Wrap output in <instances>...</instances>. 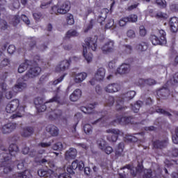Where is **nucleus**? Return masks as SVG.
Returning a JSON list of instances; mask_svg holds the SVG:
<instances>
[{
  "mask_svg": "<svg viewBox=\"0 0 178 178\" xmlns=\"http://www.w3.org/2000/svg\"><path fill=\"white\" fill-rule=\"evenodd\" d=\"M20 102L19 99H14L10 102L6 107V111L7 113H13L15 112V114H13L10 116L11 119H16V118H22L24 115V107L19 106Z\"/></svg>",
  "mask_w": 178,
  "mask_h": 178,
  "instance_id": "obj_1",
  "label": "nucleus"
},
{
  "mask_svg": "<svg viewBox=\"0 0 178 178\" xmlns=\"http://www.w3.org/2000/svg\"><path fill=\"white\" fill-rule=\"evenodd\" d=\"M96 105L97 103H94L89 104L88 107H81V112H83V113H86V115H92L93 118H96L97 120L95 121H92V120H90V124H92L93 126H97V124L102 123V118H104V114L94 111Z\"/></svg>",
  "mask_w": 178,
  "mask_h": 178,
  "instance_id": "obj_2",
  "label": "nucleus"
},
{
  "mask_svg": "<svg viewBox=\"0 0 178 178\" xmlns=\"http://www.w3.org/2000/svg\"><path fill=\"white\" fill-rule=\"evenodd\" d=\"M83 55L88 63L92 60V54H87V48H91L92 51L97 49V38H88L85 40V44H83Z\"/></svg>",
  "mask_w": 178,
  "mask_h": 178,
  "instance_id": "obj_3",
  "label": "nucleus"
},
{
  "mask_svg": "<svg viewBox=\"0 0 178 178\" xmlns=\"http://www.w3.org/2000/svg\"><path fill=\"white\" fill-rule=\"evenodd\" d=\"M136 97V91L131 90L124 94L121 97L117 99L116 110L117 111H124L127 108L124 106V101H130Z\"/></svg>",
  "mask_w": 178,
  "mask_h": 178,
  "instance_id": "obj_4",
  "label": "nucleus"
},
{
  "mask_svg": "<svg viewBox=\"0 0 178 178\" xmlns=\"http://www.w3.org/2000/svg\"><path fill=\"white\" fill-rule=\"evenodd\" d=\"M156 35H150V41L153 45H165L166 44V32L165 31L156 30Z\"/></svg>",
  "mask_w": 178,
  "mask_h": 178,
  "instance_id": "obj_5",
  "label": "nucleus"
},
{
  "mask_svg": "<svg viewBox=\"0 0 178 178\" xmlns=\"http://www.w3.org/2000/svg\"><path fill=\"white\" fill-rule=\"evenodd\" d=\"M27 88V83L24 81L18 82L13 88V90H8L6 92V98L7 99H12L14 95H16L17 92L23 91L24 88Z\"/></svg>",
  "mask_w": 178,
  "mask_h": 178,
  "instance_id": "obj_6",
  "label": "nucleus"
},
{
  "mask_svg": "<svg viewBox=\"0 0 178 178\" xmlns=\"http://www.w3.org/2000/svg\"><path fill=\"white\" fill-rule=\"evenodd\" d=\"M76 169L78 170H83L84 169V162L75 160L72 163V165L67 168V172L70 175H74L76 173Z\"/></svg>",
  "mask_w": 178,
  "mask_h": 178,
  "instance_id": "obj_7",
  "label": "nucleus"
},
{
  "mask_svg": "<svg viewBox=\"0 0 178 178\" xmlns=\"http://www.w3.org/2000/svg\"><path fill=\"white\" fill-rule=\"evenodd\" d=\"M72 63V58H69L68 60H63L56 66V72H58V73H63V72H66L68 70L69 67H70V64Z\"/></svg>",
  "mask_w": 178,
  "mask_h": 178,
  "instance_id": "obj_8",
  "label": "nucleus"
},
{
  "mask_svg": "<svg viewBox=\"0 0 178 178\" xmlns=\"http://www.w3.org/2000/svg\"><path fill=\"white\" fill-rule=\"evenodd\" d=\"M41 73V67L38 66L32 67L25 74L26 79H34Z\"/></svg>",
  "mask_w": 178,
  "mask_h": 178,
  "instance_id": "obj_9",
  "label": "nucleus"
},
{
  "mask_svg": "<svg viewBox=\"0 0 178 178\" xmlns=\"http://www.w3.org/2000/svg\"><path fill=\"white\" fill-rule=\"evenodd\" d=\"M0 152V162L1 163H6L9 162L10 159V154H9V151L8 149L5 148L4 147H1Z\"/></svg>",
  "mask_w": 178,
  "mask_h": 178,
  "instance_id": "obj_10",
  "label": "nucleus"
},
{
  "mask_svg": "<svg viewBox=\"0 0 178 178\" xmlns=\"http://www.w3.org/2000/svg\"><path fill=\"white\" fill-rule=\"evenodd\" d=\"M106 133H111V134H114L112 136H108L107 140L110 143H116V141H118V136L120 134V131L119 129H107Z\"/></svg>",
  "mask_w": 178,
  "mask_h": 178,
  "instance_id": "obj_11",
  "label": "nucleus"
},
{
  "mask_svg": "<svg viewBox=\"0 0 178 178\" xmlns=\"http://www.w3.org/2000/svg\"><path fill=\"white\" fill-rule=\"evenodd\" d=\"M59 99H60L59 97L55 96L52 99H51L49 102H44V99H42L41 97H38V98L35 99L34 104H35L36 108H38V106H40L41 105H43L44 104H49V102H57L58 104H59Z\"/></svg>",
  "mask_w": 178,
  "mask_h": 178,
  "instance_id": "obj_12",
  "label": "nucleus"
},
{
  "mask_svg": "<svg viewBox=\"0 0 178 178\" xmlns=\"http://www.w3.org/2000/svg\"><path fill=\"white\" fill-rule=\"evenodd\" d=\"M16 127H17V124L10 122L3 125L1 132L3 134H10L13 130L16 129Z\"/></svg>",
  "mask_w": 178,
  "mask_h": 178,
  "instance_id": "obj_13",
  "label": "nucleus"
},
{
  "mask_svg": "<svg viewBox=\"0 0 178 178\" xmlns=\"http://www.w3.org/2000/svg\"><path fill=\"white\" fill-rule=\"evenodd\" d=\"M102 51L104 54H111L115 51V42L109 40L102 47Z\"/></svg>",
  "mask_w": 178,
  "mask_h": 178,
  "instance_id": "obj_14",
  "label": "nucleus"
},
{
  "mask_svg": "<svg viewBox=\"0 0 178 178\" xmlns=\"http://www.w3.org/2000/svg\"><path fill=\"white\" fill-rule=\"evenodd\" d=\"M120 90V86L118 83L108 84L104 88L106 92L112 94L113 92H118Z\"/></svg>",
  "mask_w": 178,
  "mask_h": 178,
  "instance_id": "obj_15",
  "label": "nucleus"
},
{
  "mask_svg": "<svg viewBox=\"0 0 178 178\" xmlns=\"http://www.w3.org/2000/svg\"><path fill=\"white\" fill-rule=\"evenodd\" d=\"M33 134H34V128L32 127H25L21 132L22 137H24L25 138L31 137Z\"/></svg>",
  "mask_w": 178,
  "mask_h": 178,
  "instance_id": "obj_16",
  "label": "nucleus"
},
{
  "mask_svg": "<svg viewBox=\"0 0 178 178\" xmlns=\"http://www.w3.org/2000/svg\"><path fill=\"white\" fill-rule=\"evenodd\" d=\"M59 14L60 15H66L69 10H70V2L65 1L59 7Z\"/></svg>",
  "mask_w": 178,
  "mask_h": 178,
  "instance_id": "obj_17",
  "label": "nucleus"
},
{
  "mask_svg": "<svg viewBox=\"0 0 178 178\" xmlns=\"http://www.w3.org/2000/svg\"><path fill=\"white\" fill-rule=\"evenodd\" d=\"M169 143V139L165 138L163 140H156L154 142L153 145L154 148L157 149H162V148H165Z\"/></svg>",
  "mask_w": 178,
  "mask_h": 178,
  "instance_id": "obj_18",
  "label": "nucleus"
},
{
  "mask_svg": "<svg viewBox=\"0 0 178 178\" xmlns=\"http://www.w3.org/2000/svg\"><path fill=\"white\" fill-rule=\"evenodd\" d=\"M117 72L119 74H127L130 72V65L127 63L122 64L118 69Z\"/></svg>",
  "mask_w": 178,
  "mask_h": 178,
  "instance_id": "obj_19",
  "label": "nucleus"
},
{
  "mask_svg": "<svg viewBox=\"0 0 178 178\" xmlns=\"http://www.w3.org/2000/svg\"><path fill=\"white\" fill-rule=\"evenodd\" d=\"M108 13H109V10L108 8L102 9L99 12V15L97 19L98 23L102 24V22H105V19L108 16Z\"/></svg>",
  "mask_w": 178,
  "mask_h": 178,
  "instance_id": "obj_20",
  "label": "nucleus"
},
{
  "mask_svg": "<svg viewBox=\"0 0 178 178\" xmlns=\"http://www.w3.org/2000/svg\"><path fill=\"white\" fill-rule=\"evenodd\" d=\"M170 27L172 33H177L178 31V17H173L170 20Z\"/></svg>",
  "mask_w": 178,
  "mask_h": 178,
  "instance_id": "obj_21",
  "label": "nucleus"
},
{
  "mask_svg": "<svg viewBox=\"0 0 178 178\" xmlns=\"http://www.w3.org/2000/svg\"><path fill=\"white\" fill-rule=\"evenodd\" d=\"M81 90L80 89H76L70 96V99L72 102H76V101H79V98H81Z\"/></svg>",
  "mask_w": 178,
  "mask_h": 178,
  "instance_id": "obj_22",
  "label": "nucleus"
},
{
  "mask_svg": "<svg viewBox=\"0 0 178 178\" xmlns=\"http://www.w3.org/2000/svg\"><path fill=\"white\" fill-rule=\"evenodd\" d=\"M77 156V150L73 147H70L65 152V159H74Z\"/></svg>",
  "mask_w": 178,
  "mask_h": 178,
  "instance_id": "obj_23",
  "label": "nucleus"
},
{
  "mask_svg": "<svg viewBox=\"0 0 178 178\" xmlns=\"http://www.w3.org/2000/svg\"><path fill=\"white\" fill-rule=\"evenodd\" d=\"M169 89L163 88L157 91V96L161 99H166L169 97Z\"/></svg>",
  "mask_w": 178,
  "mask_h": 178,
  "instance_id": "obj_24",
  "label": "nucleus"
},
{
  "mask_svg": "<svg viewBox=\"0 0 178 178\" xmlns=\"http://www.w3.org/2000/svg\"><path fill=\"white\" fill-rule=\"evenodd\" d=\"M47 133H49L52 137H56L59 134V129L54 125H49L46 128Z\"/></svg>",
  "mask_w": 178,
  "mask_h": 178,
  "instance_id": "obj_25",
  "label": "nucleus"
},
{
  "mask_svg": "<svg viewBox=\"0 0 178 178\" xmlns=\"http://www.w3.org/2000/svg\"><path fill=\"white\" fill-rule=\"evenodd\" d=\"M95 78L98 81H101V80H104V79H105V69L103 67L99 68L95 73Z\"/></svg>",
  "mask_w": 178,
  "mask_h": 178,
  "instance_id": "obj_26",
  "label": "nucleus"
},
{
  "mask_svg": "<svg viewBox=\"0 0 178 178\" xmlns=\"http://www.w3.org/2000/svg\"><path fill=\"white\" fill-rule=\"evenodd\" d=\"M65 76L66 74H65L63 76H61L60 78L54 80V81H50L47 85L48 88H51V90H54V87H55V86H56L57 84H59V83H62Z\"/></svg>",
  "mask_w": 178,
  "mask_h": 178,
  "instance_id": "obj_27",
  "label": "nucleus"
},
{
  "mask_svg": "<svg viewBox=\"0 0 178 178\" xmlns=\"http://www.w3.org/2000/svg\"><path fill=\"white\" fill-rule=\"evenodd\" d=\"M8 151L10 156V155L12 156H15V155H16V154H17V152H19V146H17V145L16 144H11L10 145Z\"/></svg>",
  "mask_w": 178,
  "mask_h": 178,
  "instance_id": "obj_28",
  "label": "nucleus"
},
{
  "mask_svg": "<svg viewBox=\"0 0 178 178\" xmlns=\"http://www.w3.org/2000/svg\"><path fill=\"white\" fill-rule=\"evenodd\" d=\"M85 79H87V73L82 72L76 74L74 80L76 83H79L84 81Z\"/></svg>",
  "mask_w": 178,
  "mask_h": 178,
  "instance_id": "obj_29",
  "label": "nucleus"
},
{
  "mask_svg": "<svg viewBox=\"0 0 178 178\" xmlns=\"http://www.w3.org/2000/svg\"><path fill=\"white\" fill-rule=\"evenodd\" d=\"M60 116H62V111L55 110L54 111L50 113L49 118L51 119V120H54L55 119L59 118Z\"/></svg>",
  "mask_w": 178,
  "mask_h": 178,
  "instance_id": "obj_30",
  "label": "nucleus"
},
{
  "mask_svg": "<svg viewBox=\"0 0 178 178\" xmlns=\"http://www.w3.org/2000/svg\"><path fill=\"white\" fill-rule=\"evenodd\" d=\"M52 148L54 151H63V149H66V143L58 142L53 145Z\"/></svg>",
  "mask_w": 178,
  "mask_h": 178,
  "instance_id": "obj_31",
  "label": "nucleus"
},
{
  "mask_svg": "<svg viewBox=\"0 0 178 178\" xmlns=\"http://www.w3.org/2000/svg\"><path fill=\"white\" fill-rule=\"evenodd\" d=\"M29 61L26 60L24 63H22L18 67V73H24L29 68Z\"/></svg>",
  "mask_w": 178,
  "mask_h": 178,
  "instance_id": "obj_32",
  "label": "nucleus"
},
{
  "mask_svg": "<svg viewBox=\"0 0 178 178\" xmlns=\"http://www.w3.org/2000/svg\"><path fill=\"white\" fill-rule=\"evenodd\" d=\"M127 117H119L113 121V123H115V124H126V123H129Z\"/></svg>",
  "mask_w": 178,
  "mask_h": 178,
  "instance_id": "obj_33",
  "label": "nucleus"
},
{
  "mask_svg": "<svg viewBox=\"0 0 178 178\" xmlns=\"http://www.w3.org/2000/svg\"><path fill=\"white\" fill-rule=\"evenodd\" d=\"M123 149H124V143L121 142L118 144V147L115 149V155L117 156H120L123 152Z\"/></svg>",
  "mask_w": 178,
  "mask_h": 178,
  "instance_id": "obj_34",
  "label": "nucleus"
},
{
  "mask_svg": "<svg viewBox=\"0 0 178 178\" xmlns=\"http://www.w3.org/2000/svg\"><path fill=\"white\" fill-rule=\"evenodd\" d=\"M143 105H144V103L142 101H137L134 106L131 105L132 111H134L135 113H138V111H140V108L143 106Z\"/></svg>",
  "mask_w": 178,
  "mask_h": 178,
  "instance_id": "obj_35",
  "label": "nucleus"
},
{
  "mask_svg": "<svg viewBox=\"0 0 178 178\" xmlns=\"http://www.w3.org/2000/svg\"><path fill=\"white\" fill-rule=\"evenodd\" d=\"M66 38H71V37H79L77 31L71 29L68 31L65 35Z\"/></svg>",
  "mask_w": 178,
  "mask_h": 178,
  "instance_id": "obj_36",
  "label": "nucleus"
},
{
  "mask_svg": "<svg viewBox=\"0 0 178 178\" xmlns=\"http://www.w3.org/2000/svg\"><path fill=\"white\" fill-rule=\"evenodd\" d=\"M136 49L140 52H144V51H147V49H148V45H147V43L145 42H141L136 46Z\"/></svg>",
  "mask_w": 178,
  "mask_h": 178,
  "instance_id": "obj_37",
  "label": "nucleus"
},
{
  "mask_svg": "<svg viewBox=\"0 0 178 178\" xmlns=\"http://www.w3.org/2000/svg\"><path fill=\"white\" fill-rule=\"evenodd\" d=\"M97 143L99 148L102 149V151H104V149H105V147L106 145V142L105 141V140L102 138H99L97 141Z\"/></svg>",
  "mask_w": 178,
  "mask_h": 178,
  "instance_id": "obj_38",
  "label": "nucleus"
},
{
  "mask_svg": "<svg viewBox=\"0 0 178 178\" xmlns=\"http://www.w3.org/2000/svg\"><path fill=\"white\" fill-rule=\"evenodd\" d=\"M7 163V164H6ZM6 163H3L4 168L3 172L6 173V175H8L10 172H12V166L10 165V163H9V161H7Z\"/></svg>",
  "mask_w": 178,
  "mask_h": 178,
  "instance_id": "obj_39",
  "label": "nucleus"
},
{
  "mask_svg": "<svg viewBox=\"0 0 178 178\" xmlns=\"http://www.w3.org/2000/svg\"><path fill=\"white\" fill-rule=\"evenodd\" d=\"M125 138L128 143H137L138 141V138L132 135H127Z\"/></svg>",
  "mask_w": 178,
  "mask_h": 178,
  "instance_id": "obj_40",
  "label": "nucleus"
},
{
  "mask_svg": "<svg viewBox=\"0 0 178 178\" xmlns=\"http://www.w3.org/2000/svg\"><path fill=\"white\" fill-rule=\"evenodd\" d=\"M155 3L159 8H161V9H165V8H166V1L165 0H156Z\"/></svg>",
  "mask_w": 178,
  "mask_h": 178,
  "instance_id": "obj_41",
  "label": "nucleus"
},
{
  "mask_svg": "<svg viewBox=\"0 0 178 178\" xmlns=\"http://www.w3.org/2000/svg\"><path fill=\"white\" fill-rule=\"evenodd\" d=\"M83 130L86 134H91L92 133V127L90 124H86L83 127Z\"/></svg>",
  "mask_w": 178,
  "mask_h": 178,
  "instance_id": "obj_42",
  "label": "nucleus"
},
{
  "mask_svg": "<svg viewBox=\"0 0 178 178\" xmlns=\"http://www.w3.org/2000/svg\"><path fill=\"white\" fill-rule=\"evenodd\" d=\"M127 18L129 19V22L130 23H136L137 20H138V17L137 16V15L134 14H132L129 17H127Z\"/></svg>",
  "mask_w": 178,
  "mask_h": 178,
  "instance_id": "obj_43",
  "label": "nucleus"
},
{
  "mask_svg": "<svg viewBox=\"0 0 178 178\" xmlns=\"http://www.w3.org/2000/svg\"><path fill=\"white\" fill-rule=\"evenodd\" d=\"M94 23H95V20L94 19H90V23L84 29V33H88L91 29H92L94 26Z\"/></svg>",
  "mask_w": 178,
  "mask_h": 178,
  "instance_id": "obj_44",
  "label": "nucleus"
},
{
  "mask_svg": "<svg viewBox=\"0 0 178 178\" xmlns=\"http://www.w3.org/2000/svg\"><path fill=\"white\" fill-rule=\"evenodd\" d=\"M107 106H113L115 104V97L113 96H109L106 102Z\"/></svg>",
  "mask_w": 178,
  "mask_h": 178,
  "instance_id": "obj_45",
  "label": "nucleus"
},
{
  "mask_svg": "<svg viewBox=\"0 0 178 178\" xmlns=\"http://www.w3.org/2000/svg\"><path fill=\"white\" fill-rule=\"evenodd\" d=\"M127 23H129V18H127V17H123L119 21L120 27H124Z\"/></svg>",
  "mask_w": 178,
  "mask_h": 178,
  "instance_id": "obj_46",
  "label": "nucleus"
},
{
  "mask_svg": "<svg viewBox=\"0 0 178 178\" xmlns=\"http://www.w3.org/2000/svg\"><path fill=\"white\" fill-rule=\"evenodd\" d=\"M6 15H8V12H6L5 7L0 8V20L1 19H5Z\"/></svg>",
  "mask_w": 178,
  "mask_h": 178,
  "instance_id": "obj_47",
  "label": "nucleus"
},
{
  "mask_svg": "<svg viewBox=\"0 0 178 178\" xmlns=\"http://www.w3.org/2000/svg\"><path fill=\"white\" fill-rule=\"evenodd\" d=\"M0 29L3 31L6 30L8 29V22L3 19L0 20Z\"/></svg>",
  "mask_w": 178,
  "mask_h": 178,
  "instance_id": "obj_48",
  "label": "nucleus"
},
{
  "mask_svg": "<svg viewBox=\"0 0 178 178\" xmlns=\"http://www.w3.org/2000/svg\"><path fill=\"white\" fill-rule=\"evenodd\" d=\"M67 24H70V26L74 24V19L73 18L72 15L69 14L67 16Z\"/></svg>",
  "mask_w": 178,
  "mask_h": 178,
  "instance_id": "obj_49",
  "label": "nucleus"
},
{
  "mask_svg": "<svg viewBox=\"0 0 178 178\" xmlns=\"http://www.w3.org/2000/svg\"><path fill=\"white\" fill-rule=\"evenodd\" d=\"M156 112H157V113H161L162 115H165V116H168L169 118H170V116H172V114H170V113L165 111V110H163L162 108H157Z\"/></svg>",
  "mask_w": 178,
  "mask_h": 178,
  "instance_id": "obj_50",
  "label": "nucleus"
},
{
  "mask_svg": "<svg viewBox=\"0 0 178 178\" xmlns=\"http://www.w3.org/2000/svg\"><path fill=\"white\" fill-rule=\"evenodd\" d=\"M129 38H136V32L133 29H129L127 32Z\"/></svg>",
  "mask_w": 178,
  "mask_h": 178,
  "instance_id": "obj_51",
  "label": "nucleus"
},
{
  "mask_svg": "<svg viewBox=\"0 0 178 178\" xmlns=\"http://www.w3.org/2000/svg\"><path fill=\"white\" fill-rule=\"evenodd\" d=\"M50 13L51 15H58L59 13V7L58 6H54L51 7V9L50 10Z\"/></svg>",
  "mask_w": 178,
  "mask_h": 178,
  "instance_id": "obj_52",
  "label": "nucleus"
},
{
  "mask_svg": "<svg viewBox=\"0 0 178 178\" xmlns=\"http://www.w3.org/2000/svg\"><path fill=\"white\" fill-rule=\"evenodd\" d=\"M15 51H16V47H15V45L10 44L8 46L7 51L10 55H13V54H15Z\"/></svg>",
  "mask_w": 178,
  "mask_h": 178,
  "instance_id": "obj_53",
  "label": "nucleus"
},
{
  "mask_svg": "<svg viewBox=\"0 0 178 178\" xmlns=\"http://www.w3.org/2000/svg\"><path fill=\"white\" fill-rule=\"evenodd\" d=\"M38 175L40 176V177H45V176L47 177L48 176V171L44 170H39L38 171Z\"/></svg>",
  "mask_w": 178,
  "mask_h": 178,
  "instance_id": "obj_54",
  "label": "nucleus"
},
{
  "mask_svg": "<svg viewBox=\"0 0 178 178\" xmlns=\"http://www.w3.org/2000/svg\"><path fill=\"white\" fill-rule=\"evenodd\" d=\"M139 34L141 37H145L147 35V31L145 30V28L144 26H140L139 28Z\"/></svg>",
  "mask_w": 178,
  "mask_h": 178,
  "instance_id": "obj_55",
  "label": "nucleus"
},
{
  "mask_svg": "<svg viewBox=\"0 0 178 178\" xmlns=\"http://www.w3.org/2000/svg\"><path fill=\"white\" fill-rule=\"evenodd\" d=\"M22 152L24 154V155H27L29 152H30V147L26 146L25 144H22Z\"/></svg>",
  "mask_w": 178,
  "mask_h": 178,
  "instance_id": "obj_56",
  "label": "nucleus"
},
{
  "mask_svg": "<svg viewBox=\"0 0 178 178\" xmlns=\"http://www.w3.org/2000/svg\"><path fill=\"white\" fill-rule=\"evenodd\" d=\"M143 178H156V177H152V171H151V170H147L145 172Z\"/></svg>",
  "mask_w": 178,
  "mask_h": 178,
  "instance_id": "obj_57",
  "label": "nucleus"
},
{
  "mask_svg": "<svg viewBox=\"0 0 178 178\" xmlns=\"http://www.w3.org/2000/svg\"><path fill=\"white\" fill-rule=\"evenodd\" d=\"M19 23H20V17L19 15H15L13 19V24H14V26H17Z\"/></svg>",
  "mask_w": 178,
  "mask_h": 178,
  "instance_id": "obj_58",
  "label": "nucleus"
},
{
  "mask_svg": "<svg viewBox=\"0 0 178 178\" xmlns=\"http://www.w3.org/2000/svg\"><path fill=\"white\" fill-rule=\"evenodd\" d=\"M156 17L159 19H168V14L162 12H159L156 14Z\"/></svg>",
  "mask_w": 178,
  "mask_h": 178,
  "instance_id": "obj_59",
  "label": "nucleus"
},
{
  "mask_svg": "<svg viewBox=\"0 0 178 178\" xmlns=\"http://www.w3.org/2000/svg\"><path fill=\"white\" fill-rule=\"evenodd\" d=\"M49 5H51V1H44L41 3L40 8L41 9H47L49 8Z\"/></svg>",
  "mask_w": 178,
  "mask_h": 178,
  "instance_id": "obj_60",
  "label": "nucleus"
},
{
  "mask_svg": "<svg viewBox=\"0 0 178 178\" xmlns=\"http://www.w3.org/2000/svg\"><path fill=\"white\" fill-rule=\"evenodd\" d=\"M46 104H43L40 106H38L37 109L38 111V112H45V111H47V105H45Z\"/></svg>",
  "mask_w": 178,
  "mask_h": 178,
  "instance_id": "obj_61",
  "label": "nucleus"
},
{
  "mask_svg": "<svg viewBox=\"0 0 178 178\" xmlns=\"http://www.w3.org/2000/svg\"><path fill=\"white\" fill-rule=\"evenodd\" d=\"M164 163H166L168 166H170V165H178V160H165V161H164Z\"/></svg>",
  "mask_w": 178,
  "mask_h": 178,
  "instance_id": "obj_62",
  "label": "nucleus"
},
{
  "mask_svg": "<svg viewBox=\"0 0 178 178\" xmlns=\"http://www.w3.org/2000/svg\"><path fill=\"white\" fill-rule=\"evenodd\" d=\"M145 84H147V86H154V84H156V81L152 79H149L145 80Z\"/></svg>",
  "mask_w": 178,
  "mask_h": 178,
  "instance_id": "obj_63",
  "label": "nucleus"
},
{
  "mask_svg": "<svg viewBox=\"0 0 178 178\" xmlns=\"http://www.w3.org/2000/svg\"><path fill=\"white\" fill-rule=\"evenodd\" d=\"M29 172L28 171H24L18 174V177L19 178H28Z\"/></svg>",
  "mask_w": 178,
  "mask_h": 178,
  "instance_id": "obj_64",
  "label": "nucleus"
}]
</instances>
